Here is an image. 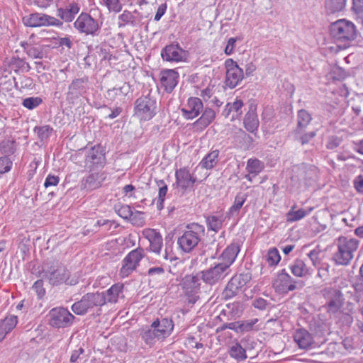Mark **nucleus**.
Returning a JSON list of instances; mask_svg holds the SVG:
<instances>
[{"label": "nucleus", "instance_id": "nucleus-36", "mask_svg": "<svg viewBox=\"0 0 363 363\" xmlns=\"http://www.w3.org/2000/svg\"><path fill=\"white\" fill-rule=\"evenodd\" d=\"M246 195L242 193L238 194L235 198L233 205L230 208L228 215L229 217H233L238 214L240 209L246 200Z\"/></svg>", "mask_w": 363, "mask_h": 363}, {"label": "nucleus", "instance_id": "nucleus-12", "mask_svg": "<svg viewBox=\"0 0 363 363\" xmlns=\"http://www.w3.org/2000/svg\"><path fill=\"white\" fill-rule=\"evenodd\" d=\"M322 294L327 301L325 307L328 313H335L343 306V294L339 289L331 287L325 288L322 291Z\"/></svg>", "mask_w": 363, "mask_h": 363}, {"label": "nucleus", "instance_id": "nucleus-10", "mask_svg": "<svg viewBox=\"0 0 363 363\" xmlns=\"http://www.w3.org/2000/svg\"><path fill=\"white\" fill-rule=\"evenodd\" d=\"M23 22L28 27L60 26L62 24L60 20L53 16L37 12L24 16Z\"/></svg>", "mask_w": 363, "mask_h": 363}, {"label": "nucleus", "instance_id": "nucleus-64", "mask_svg": "<svg viewBox=\"0 0 363 363\" xmlns=\"http://www.w3.org/2000/svg\"><path fill=\"white\" fill-rule=\"evenodd\" d=\"M79 282V276L77 274H74L72 275H69V272L67 271V275L65 277V280L64 283L67 285H76Z\"/></svg>", "mask_w": 363, "mask_h": 363}, {"label": "nucleus", "instance_id": "nucleus-21", "mask_svg": "<svg viewBox=\"0 0 363 363\" xmlns=\"http://www.w3.org/2000/svg\"><path fill=\"white\" fill-rule=\"evenodd\" d=\"M143 234L148 240L150 250L153 252L159 254L163 244L162 237L160 233L155 229L148 228L144 230Z\"/></svg>", "mask_w": 363, "mask_h": 363}, {"label": "nucleus", "instance_id": "nucleus-3", "mask_svg": "<svg viewBox=\"0 0 363 363\" xmlns=\"http://www.w3.org/2000/svg\"><path fill=\"white\" fill-rule=\"evenodd\" d=\"M331 35L336 40L350 43L356 38L357 30L353 23L340 19L330 25Z\"/></svg>", "mask_w": 363, "mask_h": 363}, {"label": "nucleus", "instance_id": "nucleus-40", "mask_svg": "<svg viewBox=\"0 0 363 363\" xmlns=\"http://www.w3.org/2000/svg\"><path fill=\"white\" fill-rule=\"evenodd\" d=\"M142 338L148 345H153L157 340H162L152 328L145 330L142 334Z\"/></svg>", "mask_w": 363, "mask_h": 363}, {"label": "nucleus", "instance_id": "nucleus-30", "mask_svg": "<svg viewBox=\"0 0 363 363\" xmlns=\"http://www.w3.org/2000/svg\"><path fill=\"white\" fill-rule=\"evenodd\" d=\"M219 153L218 150L211 151L202 159L197 168L201 167L206 169H213L218 162Z\"/></svg>", "mask_w": 363, "mask_h": 363}, {"label": "nucleus", "instance_id": "nucleus-2", "mask_svg": "<svg viewBox=\"0 0 363 363\" xmlns=\"http://www.w3.org/2000/svg\"><path fill=\"white\" fill-rule=\"evenodd\" d=\"M205 228L198 223H191L186 226L182 235L178 238L179 248L186 253L191 252L201 242L204 235Z\"/></svg>", "mask_w": 363, "mask_h": 363}, {"label": "nucleus", "instance_id": "nucleus-34", "mask_svg": "<svg viewBox=\"0 0 363 363\" xmlns=\"http://www.w3.org/2000/svg\"><path fill=\"white\" fill-rule=\"evenodd\" d=\"M295 172L298 174L299 179L304 182L312 179L315 174V169L313 167H307L303 164L297 167Z\"/></svg>", "mask_w": 363, "mask_h": 363}, {"label": "nucleus", "instance_id": "nucleus-57", "mask_svg": "<svg viewBox=\"0 0 363 363\" xmlns=\"http://www.w3.org/2000/svg\"><path fill=\"white\" fill-rule=\"evenodd\" d=\"M33 289L35 291L38 298H43L45 294V290L43 288V281L41 279L37 280L33 285Z\"/></svg>", "mask_w": 363, "mask_h": 363}, {"label": "nucleus", "instance_id": "nucleus-27", "mask_svg": "<svg viewBox=\"0 0 363 363\" xmlns=\"http://www.w3.org/2000/svg\"><path fill=\"white\" fill-rule=\"evenodd\" d=\"M290 269L291 273L297 277H306L311 275L313 272L302 259H296L291 264Z\"/></svg>", "mask_w": 363, "mask_h": 363}, {"label": "nucleus", "instance_id": "nucleus-25", "mask_svg": "<svg viewBox=\"0 0 363 363\" xmlns=\"http://www.w3.org/2000/svg\"><path fill=\"white\" fill-rule=\"evenodd\" d=\"M244 126L245 129L250 132L255 133L259 127V120L256 113V106L251 104L248 112L244 118Z\"/></svg>", "mask_w": 363, "mask_h": 363}, {"label": "nucleus", "instance_id": "nucleus-14", "mask_svg": "<svg viewBox=\"0 0 363 363\" xmlns=\"http://www.w3.org/2000/svg\"><path fill=\"white\" fill-rule=\"evenodd\" d=\"M74 27L81 33L94 35L99 24L89 14L82 13L74 23Z\"/></svg>", "mask_w": 363, "mask_h": 363}, {"label": "nucleus", "instance_id": "nucleus-4", "mask_svg": "<svg viewBox=\"0 0 363 363\" xmlns=\"http://www.w3.org/2000/svg\"><path fill=\"white\" fill-rule=\"evenodd\" d=\"M156 99L148 93L135 101V114L141 121H149L155 114Z\"/></svg>", "mask_w": 363, "mask_h": 363}, {"label": "nucleus", "instance_id": "nucleus-43", "mask_svg": "<svg viewBox=\"0 0 363 363\" xmlns=\"http://www.w3.org/2000/svg\"><path fill=\"white\" fill-rule=\"evenodd\" d=\"M9 67L11 69L15 72H28L30 69L29 65L23 60L20 58H13L10 62Z\"/></svg>", "mask_w": 363, "mask_h": 363}, {"label": "nucleus", "instance_id": "nucleus-24", "mask_svg": "<svg viewBox=\"0 0 363 363\" xmlns=\"http://www.w3.org/2000/svg\"><path fill=\"white\" fill-rule=\"evenodd\" d=\"M151 328L155 329L160 338L164 339L169 336L174 328V324L172 320L169 318H162L154 321Z\"/></svg>", "mask_w": 363, "mask_h": 363}, {"label": "nucleus", "instance_id": "nucleus-13", "mask_svg": "<svg viewBox=\"0 0 363 363\" xmlns=\"http://www.w3.org/2000/svg\"><path fill=\"white\" fill-rule=\"evenodd\" d=\"M226 267L223 266L219 262L214 264L213 267L201 272V279L206 284L210 285L216 284L223 280L230 274Z\"/></svg>", "mask_w": 363, "mask_h": 363}, {"label": "nucleus", "instance_id": "nucleus-16", "mask_svg": "<svg viewBox=\"0 0 363 363\" xmlns=\"http://www.w3.org/2000/svg\"><path fill=\"white\" fill-rule=\"evenodd\" d=\"M161 55L164 60L169 62H181L187 57L186 52L174 44L167 45L162 50Z\"/></svg>", "mask_w": 363, "mask_h": 363}, {"label": "nucleus", "instance_id": "nucleus-49", "mask_svg": "<svg viewBox=\"0 0 363 363\" xmlns=\"http://www.w3.org/2000/svg\"><path fill=\"white\" fill-rule=\"evenodd\" d=\"M159 194H158V199L157 202V206L158 209H162L163 208V202L165 199V196L167 192V186L164 184L162 180L160 181L159 184Z\"/></svg>", "mask_w": 363, "mask_h": 363}, {"label": "nucleus", "instance_id": "nucleus-17", "mask_svg": "<svg viewBox=\"0 0 363 363\" xmlns=\"http://www.w3.org/2000/svg\"><path fill=\"white\" fill-rule=\"evenodd\" d=\"M124 285L121 283H117L111 286L105 292L99 293V295L104 298V305L106 303H116L120 300H123Z\"/></svg>", "mask_w": 363, "mask_h": 363}, {"label": "nucleus", "instance_id": "nucleus-54", "mask_svg": "<svg viewBox=\"0 0 363 363\" xmlns=\"http://www.w3.org/2000/svg\"><path fill=\"white\" fill-rule=\"evenodd\" d=\"M12 166L11 160L6 156L0 157V174L9 172Z\"/></svg>", "mask_w": 363, "mask_h": 363}, {"label": "nucleus", "instance_id": "nucleus-19", "mask_svg": "<svg viewBox=\"0 0 363 363\" xmlns=\"http://www.w3.org/2000/svg\"><path fill=\"white\" fill-rule=\"evenodd\" d=\"M240 252L239 246L236 244H232L227 247L222 252L218 258V262L227 269L230 272V266L235 262L238 253Z\"/></svg>", "mask_w": 363, "mask_h": 363}, {"label": "nucleus", "instance_id": "nucleus-63", "mask_svg": "<svg viewBox=\"0 0 363 363\" xmlns=\"http://www.w3.org/2000/svg\"><path fill=\"white\" fill-rule=\"evenodd\" d=\"M60 179L57 176L48 175L45 181L44 186L48 188L51 186H57L59 183Z\"/></svg>", "mask_w": 363, "mask_h": 363}, {"label": "nucleus", "instance_id": "nucleus-60", "mask_svg": "<svg viewBox=\"0 0 363 363\" xmlns=\"http://www.w3.org/2000/svg\"><path fill=\"white\" fill-rule=\"evenodd\" d=\"M303 131H301V133H296L299 135L298 139L302 145L308 143L312 138L315 136V132L311 131L306 133H303Z\"/></svg>", "mask_w": 363, "mask_h": 363}, {"label": "nucleus", "instance_id": "nucleus-22", "mask_svg": "<svg viewBox=\"0 0 363 363\" xmlns=\"http://www.w3.org/2000/svg\"><path fill=\"white\" fill-rule=\"evenodd\" d=\"M202 110L203 103L201 100L197 97L189 99L187 104L182 109L184 116L189 119H192L198 116Z\"/></svg>", "mask_w": 363, "mask_h": 363}, {"label": "nucleus", "instance_id": "nucleus-50", "mask_svg": "<svg viewBox=\"0 0 363 363\" xmlns=\"http://www.w3.org/2000/svg\"><path fill=\"white\" fill-rule=\"evenodd\" d=\"M43 100L40 97H28L23 101V106L30 110H32L36 107H38L41 103Z\"/></svg>", "mask_w": 363, "mask_h": 363}, {"label": "nucleus", "instance_id": "nucleus-53", "mask_svg": "<svg viewBox=\"0 0 363 363\" xmlns=\"http://www.w3.org/2000/svg\"><path fill=\"white\" fill-rule=\"evenodd\" d=\"M116 211L118 216L124 219H129L133 214L131 208L128 205L121 206Z\"/></svg>", "mask_w": 363, "mask_h": 363}, {"label": "nucleus", "instance_id": "nucleus-28", "mask_svg": "<svg viewBox=\"0 0 363 363\" xmlns=\"http://www.w3.org/2000/svg\"><path fill=\"white\" fill-rule=\"evenodd\" d=\"M79 6L77 3L72 2L66 6L65 8H60L57 10V16L66 22H71L74 16L79 11Z\"/></svg>", "mask_w": 363, "mask_h": 363}, {"label": "nucleus", "instance_id": "nucleus-44", "mask_svg": "<svg viewBox=\"0 0 363 363\" xmlns=\"http://www.w3.org/2000/svg\"><path fill=\"white\" fill-rule=\"evenodd\" d=\"M264 168V164L257 159H250L247 163V170L250 174H257Z\"/></svg>", "mask_w": 363, "mask_h": 363}, {"label": "nucleus", "instance_id": "nucleus-32", "mask_svg": "<svg viewBox=\"0 0 363 363\" xmlns=\"http://www.w3.org/2000/svg\"><path fill=\"white\" fill-rule=\"evenodd\" d=\"M215 116L213 110L206 108L202 116L194 123V125L198 129H204L215 119Z\"/></svg>", "mask_w": 363, "mask_h": 363}, {"label": "nucleus", "instance_id": "nucleus-51", "mask_svg": "<svg viewBox=\"0 0 363 363\" xmlns=\"http://www.w3.org/2000/svg\"><path fill=\"white\" fill-rule=\"evenodd\" d=\"M26 52L33 58L43 59L44 57L43 49L40 47L29 46L26 48Z\"/></svg>", "mask_w": 363, "mask_h": 363}, {"label": "nucleus", "instance_id": "nucleus-20", "mask_svg": "<svg viewBox=\"0 0 363 363\" xmlns=\"http://www.w3.org/2000/svg\"><path fill=\"white\" fill-rule=\"evenodd\" d=\"M106 177V174L104 172L91 173L83 179L82 188L89 191L98 189L101 186Z\"/></svg>", "mask_w": 363, "mask_h": 363}, {"label": "nucleus", "instance_id": "nucleus-62", "mask_svg": "<svg viewBox=\"0 0 363 363\" xmlns=\"http://www.w3.org/2000/svg\"><path fill=\"white\" fill-rule=\"evenodd\" d=\"M185 344L189 348H196L200 349L203 347V344L196 342V339L193 336H189L186 338Z\"/></svg>", "mask_w": 363, "mask_h": 363}, {"label": "nucleus", "instance_id": "nucleus-37", "mask_svg": "<svg viewBox=\"0 0 363 363\" xmlns=\"http://www.w3.org/2000/svg\"><path fill=\"white\" fill-rule=\"evenodd\" d=\"M229 354L231 357L238 361H242L247 358L245 350L238 342L230 347Z\"/></svg>", "mask_w": 363, "mask_h": 363}, {"label": "nucleus", "instance_id": "nucleus-5", "mask_svg": "<svg viewBox=\"0 0 363 363\" xmlns=\"http://www.w3.org/2000/svg\"><path fill=\"white\" fill-rule=\"evenodd\" d=\"M303 286V281H297L292 278L285 269H282L278 273L273 281L274 289L276 291L281 294H286L289 291L301 289Z\"/></svg>", "mask_w": 363, "mask_h": 363}, {"label": "nucleus", "instance_id": "nucleus-8", "mask_svg": "<svg viewBox=\"0 0 363 363\" xmlns=\"http://www.w3.org/2000/svg\"><path fill=\"white\" fill-rule=\"evenodd\" d=\"M200 279L199 274H191L186 275L182 281L181 285L189 303L194 304L199 298Z\"/></svg>", "mask_w": 363, "mask_h": 363}, {"label": "nucleus", "instance_id": "nucleus-61", "mask_svg": "<svg viewBox=\"0 0 363 363\" xmlns=\"http://www.w3.org/2000/svg\"><path fill=\"white\" fill-rule=\"evenodd\" d=\"M99 155V147L96 148L92 147L91 150H89L86 155V160L90 162H96V160L98 158Z\"/></svg>", "mask_w": 363, "mask_h": 363}, {"label": "nucleus", "instance_id": "nucleus-39", "mask_svg": "<svg viewBox=\"0 0 363 363\" xmlns=\"http://www.w3.org/2000/svg\"><path fill=\"white\" fill-rule=\"evenodd\" d=\"M243 106V103L240 99H236L233 103H228L224 110L225 116H228L230 112H235V116H233V118L238 117L242 114L241 108Z\"/></svg>", "mask_w": 363, "mask_h": 363}, {"label": "nucleus", "instance_id": "nucleus-7", "mask_svg": "<svg viewBox=\"0 0 363 363\" xmlns=\"http://www.w3.org/2000/svg\"><path fill=\"white\" fill-rule=\"evenodd\" d=\"M49 324L56 328L69 327L74 319V316L63 307L52 308L49 312Z\"/></svg>", "mask_w": 363, "mask_h": 363}, {"label": "nucleus", "instance_id": "nucleus-23", "mask_svg": "<svg viewBox=\"0 0 363 363\" xmlns=\"http://www.w3.org/2000/svg\"><path fill=\"white\" fill-rule=\"evenodd\" d=\"M175 177L177 185L182 189L192 186L196 181V178L191 176L189 169L185 167L177 169Z\"/></svg>", "mask_w": 363, "mask_h": 363}, {"label": "nucleus", "instance_id": "nucleus-52", "mask_svg": "<svg viewBox=\"0 0 363 363\" xmlns=\"http://www.w3.org/2000/svg\"><path fill=\"white\" fill-rule=\"evenodd\" d=\"M88 80L86 78L77 79L72 82L69 86V89H88Z\"/></svg>", "mask_w": 363, "mask_h": 363}, {"label": "nucleus", "instance_id": "nucleus-15", "mask_svg": "<svg viewBox=\"0 0 363 363\" xmlns=\"http://www.w3.org/2000/svg\"><path fill=\"white\" fill-rule=\"evenodd\" d=\"M227 68L225 85L229 89H234L243 79V71L232 59L225 61Z\"/></svg>", "mask_w": 363, "mask_h": 363}, {"label": "nucleus", "instance_id": "nucleus-35", "mask_svg": "<svg viewBox=\"0 0 363 363\" xmlns=\"http://www.w3.org/2000/svg\"><path fill=\"white\" fill-rule=\"evenodd\" d=\"M135 21L136 18L128 10L123 11L118 17V26L119 28L125 27L126 25L135 26Z\"/></svg>", "mask_w": 363, "mask_h": 363}, {"label": "nucleus", "instance_id": "nucleus-59", "mask_svg": "<svg viewBox=\"0 0 363 363\" xmlns=\"http://www.w3.org/2000/svg\"><path fill=\"white\" fill-rule=\"evenodd\" d=\"M257 322V319L240 322V332H247L252 330L253 326Z\"/></svg>", "mask_w": 363, "mask_h": 363}, {"label": "nucleus", "instance_id": "nucleus-1", "mask_svg": "<svg viewBox=\"0 0 363 363\" xmlns=\"http://www.w3.org/2000/svg\"><path fill=\"white\" fill-rule=\"evenodd\" d=\"M358 240L340 236L337 239V251L333 254V260L337 265H348L354 256L359 247Z\"/></svg>", "mask_w": 363, "mask_h": 363}, {"label": "nucleus", "instance_id": "nucleus-18", "mask_svg": "<svg viewBox=\"0 0 363 363\" xmlns=\"http://www.w3.org/2000/svg\"><path fill=\"white\" fill-rule=\"evenodd\" d=\"M246 284L242 275L233 277L228 281L223 295L225 299L231 298L240 291V290Z\"/></svg>", "mask_w": 363, "mask_h": 363}, {"label": "nucleus", "instance_id": "nucleus-46", "mask_svg": "<svg viewBox=\"0 0 363 363\" xmlns=\"http://www.w3.org/2000/svg\"><path fill=\"white\" fill-rule=\"evenodd\" d=\"M281 256L278 250L275 247L269 250L266 260L269 266H275L280 262Z\"/></svg>", "mask_w": 363, "mask_h": 363}, {"label": "nucleus", "instance_id": "nucleus-56", "mask_svg": "<svg viewBox=\"0 0 363 363\" xmlns=\"http://www.w3.org/2000/svg\"><path fill=\"white\" fill-rule=\"evenodd\" d=\"M227 308L229 311L234 315L239 316L242 311V304L239 302H234L227 304Z\"/></svg>", "mask_w": 363, "mask_h": 363}, {"label": "nucleus", "instance_id": "nucleus-31", "mask_svg": "<svg viewBox=\"0 0 363 363\" xmlns=\"http://www.w3.org/2000/svg\"><path fill=\"white\" fill-rule=\"evenodd\" d=\"M178 74L174 70L165 72L161 78L162 85L165 90H172L177 84Z\"/></svg>", "mask_w": 363, "mask_h": 363}, {"label": "nucleus", "instance_id": "nucleus-33", "mask_svg": "<svg viewBox=\"0 0 363 363\" xmlns=\"http://www.w3.org/2000/svg\"><path fill=\"white\" fill-rule=\"evenodd\" d=\"M312 117L311 114L306 110L301 109L298 112L297 118V128L296 129V133H301V131H304L306 126L311 121Z\"/></svg>", "mask_w": 363, "mask_h": 363}, {"label": "nucleus", "instance_id": "nucleus-26", "mask_svg": "<svg viewBox=\"0 0 363 363\" xmlns=\"http://www.w3.org/2000/svg\"><path fill=\"white\" fill-rule=\"evenodd\" d=\"M294 339L301 349H308L314 343L312 335L305 329L297 330Z\"/></svg>", "mask_w": 363, "mask_h": 363}, {"label": "nucleus", "instance_id": "nucleus-11", "mask_svg": "<svg viewBox=\"0 0 363 363\" xmlns=\"http://www.w3.org/2000/svg\"><path fill=\"white\" fill-rule=\"evenodd\" d=\"M143 257L144 250L140 247L130 251L122 262V267L120 269L121 277L123 278L128 277L136 269Z\"/></svg>", "mask_w": 363, "mask_h": 363}, {"label": "nucleus", "instance_id": "nucleus-55", "mask_svg": "<svg viewBox=\"0 0 363 363\" xmlns=\"http://www.w3.org/2000/svg\"><path fill=\"white\" fill-rule=\"evenodd\" d=\"M163 258L165 260L169 262H173L177 259L176 255L172 252V244H168L167 242L165 244V250L164 253L163 254Z\"/></svg>", "mask_w": 363, "mask_h": 363}, {"label": "nucleus", "instance_id": "nucleus-45", "mask_svg": "<svg viewBox=\"0 0 363 363\" xmlns=\"http://www.w3.org/2000/svg\"><path fill=\"white\" fill-rule=\"evenodd\" d=\"M101 4L105 6L109 12L119 13L123 9L121 0H101Z\"/></svg>", "mask_w": 363, "mask_h": 363}, {"label": "nucleus", "instance_id": "nucleus-9", "mask_svg": "<svg viewBox=\"0 0 363 363\" xmlns=\"http://www.w3.org/2000/svg\"><path fill=\"white\" fill-rule=\"evenodd\" d=\"M43 277L48 279L50 284L60 285L64 283L67 270L65 267L59 263L48 264L43 266Z\"/></svg>", "mask_w": 363, "mask_h": 363}, {"label": "nucleus", "instance_id": "nucleus-41", "mask_svg": "<svg viewBox=\"0 0 363 363\" xmlns=\"http://www.w3.org/2000/svg\"><path fill=\"white\" fill-rule=\"evenodd\" d=\"M312 209L313 208H311L308 211L304 209H298L297 211L291 210L286 213V220L289 223L299 220L309 214Z\"/></svg>", "mask_w": 363, "mask_h": 363}, {"label": "nucleus", "instance_id": "nucleus-6", "mask_svg": "<svg viewBox=\"0 0 363 363\" xmlns=\"http://www.w3.org/2000/svg\"><path fill=\"white\" fill-rule=\"evenodd\" d=\"M104 298L99 293H88L83 296L82 299L72 306V311L79 315L86 314L88 310L94 306L104 305Z\"/></svg>", "mask_w": 363, "mask_h": 363}, {"label": "nucleus", "instance_id": "nucleus-48", "mask_svg": "<svg viewBox=\"0 0 363 363\" xmlns=\"http://www.w3.org/2000/svg\"><path fill=\"white\" fill-rule=\"evenodd\" d=\"M318 277L323 281H327L330 277V266L328 262H322L317 267Z\"/></svg>", "mask_w": 363, "mask_h": 363}, {"label": "nucleus", "instance_id": "nucleus-42", "mask_svg": "<svg viewBox=\"0 0 363 363\" xmlns=\"http://www.w3.org/2000/svg\"><path fill=\"white\" fill-rule=\"evenodd\" d=\"M224 218L223 216H211L207 218V225L209 230L217 233L221 229Z\"/></svg>", "mask_w": 363, "mask_h": 363}, {"label": "nucleus", "instance_id": "nucleus-38", "mask_svg": "<svg viewBox=\"0 0 363 363\" xmlns=\"http://www.w3.org/2000/svg\"><path fill=\"white\" fill-rule=\"evenodd\" d=\"M346 4V0H325V9L333 13L342 11Z\"/></svg>", "mask_w": 363, "mask_h": 363}, {"label": "nucleus", "instance_id": "nucleus-29", "mask_svg": "<svg viewBox=\"0 0 363 363\" xmlns=\"http://www.w3.org/2000/svg\"><path fill=\"white\" fill-rule=\"evenodd\" d=\"M17 323L18 318L14 315L6 316L4 320H0V342L16 326Z\"/></svg>", "mask_w": 363, "mask_h": 363}, {"label": "nucleus", "instance_id": "nucleus-47", "mask_svg": "<svg viewBox=\"0 0 363 363\" xmlns=\"http://www.w3.org/2000/svg\"><path fill=\"white\" fill-rule=\"evenodd\" d=\"M52 130V128L48 125L35 127L34 128L35 133H37L41 140H47L51 135Z\"/></svg>", "mask_w": 363, "mask_h": 363}, {"label": "nucleus", "instance_id": "nucleus-58", "mask_svg": "<svg viewBox=\"0 0 363 363\" xmlns=\"http://www.w3.org/2000/svg\"><path fill=\"white\" fill-rule=\"evenodd\" d=\"M320 251L318 250H313L309 253L307 254V256L309 257L310 260L312 262V264L317 267L320 263L323 262L319 259Z\"/></svg>", "mask_w": 363, "mask_h": 363}]
</instances>
